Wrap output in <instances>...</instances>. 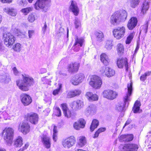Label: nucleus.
Segmentation results:
<instances>
[{"instance_id": "63", "label": "nucleus", "mask_w": 151, "mask_h": 151, "mask_svg": "<svg viewBox=\"0 0 151 151\" xmlns=\"http://www.w3.org/2000/svg\"><path fill=\"white\" fill-rule=\"evenodd\" d=\"M139 46L138 45H137L136 47V48L135 49V50L134 51V53L133 55L134 56L135 55L136 53L137 52V51H138V50H139Z\"/></svg>"}, {"instance_id": "3", "label": "nucleus", "mask_w": 151, "mask_h": 151, "mask_svg": "<svg viewBox=\"0 0 151 151\" xmlns=\"http://www.w3.org/2000/svg\"><path fill=\"white\" fill-rule=\"evenodd\" d=\"M132 82H131L129 84H128L127 93H126V95L123 97V100L125 105L123 103L119 104L116 106V109L118 111H122L126 105L127 104L128 105L129 104V102L131 100L130 96L132 90Z\"/></svg>"}, {"instance_id": "46", "label": "nucleus", "mask_w": 151, "mask_h": 151, "mask_svg": "<svg viewBox=\"0 0 151 151\" xmlns=\"http://www.w3.org/2000/svg\"><path fill=\"white\" fill-rule=\"evenodd\" d=\"M16 26V25H13L12 26V30L15 34L19 35L21 32L19 29Z\"/></svg>"}, {"instance_id": "54", "label": "nucleus", "mask_w": 151, "mask_h": 151, "mask_svg": "<svg viewBox=\"0 0 151 151\" xmlns=\"http://www.w3.org/2000/svg\"><path fill=\"white\" fill-rule=\"evenodd\" d=\"M126 134L121 135L119 137V140L120 142L124 141L125 142L126 138Z\"/></svg>"}, {"instance_id": "6", "label": "nucleus", "mask_w": 151, "mask_h": 151, "mask_svg": "<svg viewBox=\"0 0 151 151\" xmlns=\"http://www.w3.org/2000/svg\"><path fill=\"white\" fill-rule=\"evenodd\" d=\"M90 80L89 82L90 85L95 89H99L102 84L101 78L96 75H92L90 77Z\"/></svg>"}, {"instance_id": "58", "label": "nucleus", "mask_w": 151, "mask_h": 151, "mask_svg": "<svg viewBox=\"0 0 151 151\" xmlns=\"http://www.w3.org/2000/svg\"><path fill=\"white\" fill-rule=\"evenodd\" d=\"M47 25L46 22L44 23V26L42 28V30L44 33H45L47 29Z\"/></svg>"}, {"instance_id": "43", "label": "nucleus", "mask_w": 151, "mask_h": 151, "mask_svg": "<svg viewBox=\"0 0 151 151\" xmlns=\"http://www.w3.org/2000/svg\"><path fill=\"white\" fill-rule=\"evenodd\" d=\"M32 8L29 7L23 9L21 11L23 13L24 15H27L29 12L32 10Z\"/></svg>"}, {"instance_id": "34", "label": "nucleus", "mask_w": 151, "mask_h": 151, "mask_svg": "<svg viewBox=\"0 0 151 151\" xmlns=\"http://www.w3.org/2000/svg\"><path fill=\"white\" fill-rule=\"evenodd\" d=\"M140 1V0H128L127 2L130 4L131 7L135 8L139 5Z\"/></svg>"}, {"instance_id": "44", "label": "nucleus", "mask_w": 151, "mask_h": 151, "mask_svg": "<svg viewBox=\"0 0 151 151\" xmlns=\"http://www.w3.org/2000/svg\"><path fill=\"white\" fill-rule=\"evenodd\" d=\"M21 45L19 43H17L13 46L14 50L16 51L19 52L21 49Z\"/></svg>"}, {"instance_id": "41", "label": "nucleus", "mask_w": 151, "mask_h": 151, "mask_svg": "<svg viewBox=\"0 0 151 151\" xmlns=\"http://www.w3.org/2000/svg\"><path fill=\"white\" fill-rule=\"evenodd\" d=\"M53 139L55 142H56L57 139V133L58 132L57 127L53 125Z\"/></svg>"}, {"instance_id": "36", "label": "nucleus", "mask_w": 151, "mask_h": 151, "mask_svg": "<svg viewBox=\"0 0 151 151\" xmlns=\"http://www.w3.org/2000/svg\"><path fill=\"white\" fill-rule=\"evenodd\" d=\"M149 2L147 1H145L142 5V12L143 14L146 13L149 8Z\"/></svg>"}, {"instance_id": "23", "label": "nucleus", "mask_w": 151, "mask_h": 151, "mask_svg": "<svg viewBox=\"0 0 151 151\" xmlns=\"http://www.w3.org/2000/svg\"><path fill=\"white\" fill-rule=\"evenodd\" d=\"M137 145L134 144H128L124 145V149L127 151H137L138 148Z\"/></svg>"}, {"instance_id": "53", "label": "nucleus", "mask_w": 151, "mask_h": 151, "mask_svg": "<svg viewBox=\"0 0 151 151\" xmlns=\"http://www.w3.org/2000/svg\"><path fill=\"white\" fill-rule=\"evenodd\" d=\"M12 70L13 71V73L15 75L18 76L19 75V72L16 67H13Z\"/></svg>"}, {"instance_id": "57", "label": "nucleus", "mask_w": 151, "mask_h": 151, "mask_svg": "<svg viewBox=\"0 0 151 151\" xmlns=\"http://www.w3.org/2000/svg\"><path fill=\"white\" fill-rule=\"evenodd\" d=\"M146 78L147 77H146L145 75L144 74L140 76V80L142 81H144L146 79Z\"/></svg>"}, {"instance_id": "38", "label": "nucleus", "mask_w": 151, "mask_h": 151, "mask_svg": "<svg viewBox=\"0 0 151 151\" xmlns=\"http://www.w3.org/2000/svg\"><path fill=\"white\" fill-rule=\"evenodd\" d=\"M117 50L119 55H122L124 53V47L122 44H118L117 46Z\"/></svg>"}, {"instance_id": "11", "label": "nucleus", "mask_w": 151, "mask_h": 151, "mask_svg": "<svg viewBox=\"0 0 151 151\" xmlns=\"http://www.w3.org/2000/svg\"><path fill=\"white\" fill-rule=\"evenodd\" d=\"M103 95L104 97L111 100L116 97L117 94L116 92L112 90H107L103 92Z\"/></svg>"}, {"instance_id": "10", "label": "nucleus", "mask_w": 151, "mask_h": 151, "mask_svg": "<svg viewBox=\"0 0 151 151\" xmlns=\"http://www.w3.org/2000/svg\"><path fill=\"white\" fill-rule=\"evenodd\" d=\"M76 142V140L73 137H68L63 140L62 144L64 147L69 148L73 146Z\"/></svg>"}, {"instance_id": "55", "label": "nucleus", "mask_w": 151, "mask_h": 151, "mask_svg": "<svg viewBox=\"0 0 151 151\" xmlns=\"http://www.w3.org/2000/svg\"><path fill=\"white\" fill-rule=\"evenodd\" d=\"M29 145L28 143L26 144L22 148H20L18 151H23L27 148Z\"/></svg>"}, {"instance_id": "62", "label": "nucleus", "mask_w": 151, "mask_h": 151, "mask_svg": "<svg viewBox=\"0 0 151 151\" xmlns=\"http://www.w3.org/2000/svg\"><path fill=\"white\" fill-rule=\"evenodd\" d=\"M100 133L97 130L95 132V134L94 135V136L93 137L94 138H96L97 137H98Z\"/></svg>"}, {"instance_id": "4", "label": "nucleus", "mask_w": 151, "mask_h": 151, "mask_svg": "<svg viewBox=\"0 0 151 151\" xmlns=\"http://www.w3.org/2000/svg\"><path fill=\"white\" fill-rule=\"evenodd\" d=\"M4 139L8 145H11L12 143L14 137V130L12 128H6L2 132Z\"/></svg>"}, {"instance_id": "15", "label": "nucleus", "mask_w": 151, "mask_h": 151, "mask_svg": "<svg viewBox=\"0 0 151 151\" xmlns=\"http://www.w3.org/2000/svg\"><path fill=\"white\" fill-rule=\"evenodd\" d=\"M117 64L118 67L119 68H122L124 65L126 68L127 71L128 70V63L127 59L126 58H119L118 59Z\"/></svg>"}, {"instance_id": "33", "label": "nucleus", "mask_w": 151, "mask_h": 151, "mask_svg": "<svg viewBox=\"0 0 151 151\" xmlns=\"http://www.w3.org/2000/svg\"><path fill=\"white\" fill-rule=\"evenodd\" d=\"M0 78L1 81L5 83H8L11 81V79L9 76L8 74H5L1 76Z\"/></svg>"}, {"instance_id": "28", "label": "nucleus", "mask_w": 151, "mask_h": 151, "mask_svg": "<svg viewBox=\"0 0 151 151\" xmlns=\"http://www.w3.org/2000/svg\"><path fill=\"white\" fill-rule=\"evenodd\" d=\"M22 142V138L19 136L14 140V144L15 147H20L23 144Z\"/></svg>"}, {"instance_id": "52", "label": "nucleus", "mask_w": 151, "mask_h": 151, "mask_svg": "<svg viewBox=\"0 0 151 151\" xmlns=\"http://www.w3.org/2000/svg\"><path fill=\"white\" fill-rule=\"evenodd\" d=\"M41 79L43 83H47L50 82V79L47 78V76L42 78Z\"/></svg>"}, {"instance_id": "40", "label": "nucleus", "mask_w": 151, "mask_h": 151, "mask_svg": "<svg viewBox=\"0 0 151 151\" xmlns=\"http://www.w3.org/2000/svg\"><path fill=\"white\" fill-rule=\"evenodd\" d=\"M113 46L112 41L111 40H108L105 42V48L108 50H111Z\"/></svg>"}, {"instance_id": "13", "label": "nucleus", "mask_w": 151, "mask_h": 151, "mask_svg": "<svg viewBox=\"0 0 151 151\" xmlns=\"http://www.w3.org/2000/svg\"><path fill=\"white\" fill-rule=\"evenodd\" d=\"M50 2V0H38L35 4V8L37 9H43L47 6Z\"/></svg>"}, {"instance_id": "2", "label": "nucleus", "mask_w": 151, "mask_h": 151, "mask_svg": "<svg viewBox=\"0 0 151 151\" xmlns=\"http://www.w3.org/2000/svg\"><path fill=\"white\" fill-rule=\"evenodd\" d=\"M127 13L124 10L116 11L111 16L110 22L112 24L117 25L120 22L125 21L127 19Z\"/></svg>"}, {"instance_id": "31", "label": "nucleus", "mask_w": 151, "mask_h": 151, "mask_svg": "<svg viewBox=\"0 0 151 151\" xmlns=\"http://www.w3.org/2000/svg\"><path fill=\"white\" fill-rule=\"evenodd\" d=\"M75 42L74 45L75 47H82L84 42V39L82 38H78L77 37L75 39Z\"/></svg>"}, {"instance_id": "61", "label": "nucleus", "mask_w": 151, "mask_h": 151, "mask_svg": "<svg viewBox=\"0 0 151 151\" xmlns=\"http://www.w3.org/2000/svg\"><path fill=\"white\" fill-rule=\"evenodd\" d=\"M25 1L23 0H21L19 1V2L18 3L19 4L20 6H23L25 3Z\"/></svg>"}, {"instance_id": "51", "label": "nucleus", "mask_w": 151, "mask_h": 151, "mask_svg": "<svg viewBox=\"0 0 151 151\" xmlns=\"http://www.w3.org/2000/svg\"><path fill=\"white\" fill-rule=\"evenodd\" d=\"M148 28V25L147 24H146L143 26L141 27V31L142 30H143L144 32L146 33L147 32V29Z\"/></svg>"}, {"instance_id": "39", "label": "nucleus", "mask_w": 151, "mask_h": 151, "mask_svg": "<svg viewBox=\"0 0 151 151\" xmlns=\"http://www.w3.org/2000/svg\"><path fill=\"white\" fill-rule=\"evenodd\" d=\"M87 110L90 114H93L96 112V106L94 105H91L87 108Z\"/></svg>"}, {"instance_id": "37", "label": "nucleus", "mask_w": 151, "mask_h": 151, "mask_svg": "<svg viewBox=\"0 0 151 151\" xmlns=\"http://www.w3.org/2000/svg\"><path fill=\"white\" fill-rule=\"evenodd\" d=\"M95 35L97 41L100 42L102 41V38L104 37V35L102 32H96L95 33Z\"/></svg>"}, {"instance_id": "1", "label": "nucleus", "mask_w": 151, "mask_h": 151, "mask_svg": "<svg viewBox=\"0 0 151 151\" xmlns=\"http://www.w3.org/2000/svg\"><path fill=\"white\" fill-rule=\"evenodd\" d=\"M22 78L16 81L17 85L19 88L24 91L29 90V87L33 85L35 81L34 79L29 75L22 74Z\"/></svg>"}, {"instance_id": "35", "label": "nucleus", "mask_w": 151, "mask_h": 151, "mask_svg": "<svg viewBox=\"0 0 151 151\" xmlns=\"http://www.w3.org/2000/svg\"><path fill=\"white\" fill-rule=\"evenodd\" d=\"M141 104L140 101L137 100L134 105V106L133 108V110L134 113H137L139 111L140 109V106Z\"/></svg>"}, {"instance_id": "7", "label": "nucleus", "mask_w": 151, "mask_h": 151, "mask_svg": "<svg viewBox=\"0 0 151 151\" xmlns=\"http://www.w3.org/2000/svg\"><path fill=\"white\" fill-rule=\"evenodd\" d=\"M99 72L102 75L108 77H111L115 74V71L113 69L106 66L101 67L99 69Z\"/></svg>"}, {"instance_id": "27", "label": "nucleus", "mask_w": 151, "mask_h": 151, "mask_svg": "<svg viewBox=\"0 0 151 151\" xmlns=\"http://www.w3.org/2000/svg\"><path fill=\"white\" fill-rule=\"evenodd\" d=\"M4 12L12 16H15L17 14L16 11L14 9L6 7L3 9Z\"/></svg>"}, {"instance_id": "47", "label": "nucleus", "mask_w": 151, "mask_h": 151, "mask_svg": "<svg viewBox=\"0 0 151 151\" xmlns=\"http://www.w3.org/2000/svg\"><path fill=\"white\" fill-rule=\"evenodd\" d=\"M74 24L76 28H79L81 27L80 21L77 18H76L75 20Z\"/></svg>"}, {"instance_id": "5", "label": "nucleus", "mask_w": 151, "mask_h": 151, "mask_svg": "<svg viewBox=\"0 0 151 151\" xmlns=\"http://www.w3.org/2000/svg\"><path fill=\"white\" fill-rule=\"evenodd\" d=\"M3 40L5 45L8 47H11L14 43L15 38L9 32H5L3 35Z\"/></svg>"}, {"instance_id": "16", "label": "nucleus", "mask_w": 151, "mask_h": 151, "mask_svg": "<svg viewBox=\"0 0 151 151\" xmlns=\"http://www.w3.org/2000/svg\"><path fill=\"white\" fill-rule=\"evenodd\" d=\"M22 102L24 106H27L32 102L31 97L26 94H22L21 96Z\"/></svg>"}, {"instance_id": "29", "label": "nucleus", "mask_w": 151, "mask_h": 151, "mask_svg": "<svg viewBox=\"0 0 151 151\" xmlns=\"http://www.w3.org/2000/svg\"><path fill=\"white\" fill-rule=\"evenodd\" d=\"M101 60L103 63L106 65H107L109 62V60L107 55L105 53L101 54L100 56Z\"/></svg>"}, {"instance_id": "32", "label": "nucleus", "mask_w": 151, "mask_h": 151, "mask_svg": "<svg viewBox=\"0 0 151 151\" xmlns=\"http://www.w3.org/2000/svg\"><path fill=\"white\" fill-rule=\"evenodd\" d=\"M99 125V121L96 119H93L90 127V131L91 132L93 131Z\"/></svg>"}, {"instance_id": "30", "label": "nucleus", "mask_w": 151, "mask_h": 151, "mask_svg": "<svg viewBox=\"0 0 151 151\" xmlns=\"http://www.w3.org/2000/svg\"><path fill=\"white\" fill-rule=\"evenodd\" d=\"M78 144V145L81 147L84 146L86 143V139L84 136H81L79 138Z\"/></svg>"}, {"instance_id": "21", "label": "nucleus", "mask_w": 151, "mask_h": 151, "mask_svg": "<svg viewBox=\"0 0 151 151\" xmlns=\"http://www.w3.org/2000/svg\"><path fill=\"white\" fill-rule=\"evenodd\" d=\"M79 66V64L77 63L70 64L68 66V71L71 73L76 72L78 71Z\"/></svg>"}, {"instance_id": "17", "label": "nucleus", "mask_w": 151, "mask_h": 151, "mask_svg": "<svg viewBox=\"0 0 151 151\" xmlns=\"http://www.w3.org/2000/svg\"><path fill=\"white\" fill-rule=\"evenodd\" d=\"M71 107L75 110H78L81 108L83 106V102L81 100H77L73 101L71 104Z\"/></svg>"}, {"instance_id": "18", "label": "nucleus", "mask_w": 151, "mask_h": 151, "mask_svg": "<svg viewBox=\"0 0 151 151\" xmlns=\"http://www.w3.org/2000/svg\"><path fill=\"white\" fill-rule=\"evenodd\" d=\"M41 141L44 146L47 148L50 147L51 142L50 138L46 135L43 134L41 137Z\"/></svg>"}, {"instance_id": "25", "label": "nucleus", "mask_w": 151, "mask_h": 151, "mask_svg": "<svg viewBox=\"0 0 151 151\" xmlns=\"http://www.w3.org/2000/svg\"><path fill=\"white\" fill-rule=\"evenodd\" d=\"M85 96L89 101H91L97 100L99 98L97 94H93L92 93L90 92H87Z\"/></svg>"}, {"instance_id": "48", "label": "nucleus", "mask_w": 151, "mask_h": 151, "mask_svg": "<svg viewBox=\"0 0 151 151\" xmlns=\"http://www.w3.org/2000/svg\"><path fill=\"white\" fill-rule=\"evenodd\" d=\"M28 20L30 22H32L35 20V15L32 14H30L28 16Z\"/></svg>"}, {"instance_id": "26", "label": "nucleus", "mask_w": 151, "mask_h": 151, "mask_svg": "<svg viewBox=\"0 0 151 151\" xmlns=\"http://www.w3.org/2000/svg\"><path fill=\"white\" fill-rule=\"evenodd\" d=\"M81 93V91L79 89L71 90L68 93L67 97L68 98L73 97L79 95Z\"/></svg>"}, {"instance_id": "19", "label": "nucleus", "mask_w": 151, "mask_h": 151, "mask_svg": "<svg viewBox=\"0 0 151 151\" xmlns=\"http://www.w3.org/2000/svg\"><path fill=\"white\" fill-rule=\"evenodd\" d=\"M85 124V121L83 119H81L73 123V127L75 129L79 130L80 128H84Z\"/></svg>"}, {"instance_id": "50", "label": "nucleus", "mask_w": 151, "mask_h": 151, "mask_svg": "<svg viewBox=\"0 0 151 151\" xmlns=\"http://www.w3.org/2000/svg\"><path fill=\"white\" fill-rule=\"evenodd\" d=\"M55 115L56 116L59 117L61 116V111L59 107H55Z\"/></svg>"}, {"instance_id": "45", "label": "nucleus", "mask_w": 151, "mask_h": 151, "mask_svg": "<svg viewBox=\"0 0 151 151\" xmlns=\"http://www.w3.org/2000/svg\"><path fill=\"white\" fill-rule=\"evenodd\" d=\"M62 84L61 83H59L58 84V88L57 89L55 90L53 92V94L54 95L58 94L62 88Z\"/></svg>"}, {"instance_id": "59", "label": "nucleus", "mask_w": 151, "mask_h": 151, "mask_svg": "<svg viewBox=\"0 0 151 151\" xmlns=\"http://www.w3.org/2000/svg\"><path fill=\"white\" fill-rule=\"evenodd\" d=\"M106 130V128L105 127H101L99 128L98 130V131L100 133H101L105 131Z\"/></svg>"}, {"instance_id": "49", "label": "nucleus", "mask_w": 151, "mask_h": 151, "mask_svg": "<svg viewBox=\"0 0 151 151\" xmlns=\"http://www.w3.org/2000/svg\"><path fill=\"white\" fill-rule=\"evenodd\" d=\"M125 142H128L132 140L133 138V135L132 134L126 135Z\"/></svg>"}, {"instance_id": "20", "label": "nucleus", "mask_w": 151, "mask_h": 151, "mask_svg": "<svg viewBox=\"0 0 151 151\" xmlns=\"http://www.w3.org/2000/svg\"><path fill=\"white\" fill-rule=\"evenodd\" d=\"M138 21L136 17H132L129 20L127 24V27L129 30L133 29L137 25Z\"/></svg>"}, {"instance_id": "56", "label": "nucleus", "mask_w": 151, "mask_h": 151, "mask_svg": "<svg viewBox=\"0 0 151 151\" xmlns=\"http://www.w3.org/2000/svg\"><path fill=\"white\" fill-rule=\"evenodd\" d=\"M34 31L33 30H29L28 31V35L29 38L32 37V36L33 35Z\"/></svg>"}, {"instance_id": "22", "label": "nucleus", "mask_w": 151, "mask_h": 151, "mask_svg": "<svg viewBox=\"0 0 151 151\" xmlns=\"http://www.w3.org/2000/svg\"><path fill=\"white\" fill-rule=\"evenodd\" d=\"M69 8L75 15H78L79 12V9L75 1H71Z\"/></svg>"}, {"instance_id": "60", "label": "nucleus", "mask_w": 151, "mask_h": 151, "mask_svg": "<svg viewBox=\"0 0 151 151\" xmlns=\"http://www.w3.org/2000/svg\"><path fill=\"white\" fill-rule=\"evenodd\" d=\"M1 1L2 3H11L12 1V0H1Z\"/></svg>"}, {"instance_id": "8", "label": "nucleus", "mask_w": 151, "mask_h": 151, "mask_svg": "<svg viewBox=\"0 0 151 151\" xmlns=\"http://www.w3.org/2000/svg\"><path fill=\"white\" fill-rule=\"evenodd\" d=\"M125 31V27L123 26L114 29L112 32L114 37L116 39L119 40L124 37Z\"/></svg>"}, {"instance_id": "42", "label": "nucleus", "mask_w": 151, "mask_h": 151, "mask_svg": "<svg viewBox=\"0 0 151 151\" xmlns=\"http://www.w3.org/2000/svg\"><path fill=\"white\" fill-rule=\"evenodd\" d=\"M134 33H131L127 37L125 42L126 44H129L131 42L133 37L134 36Z\"/></svg>"}, {"instance_id": "14", "label": "nucleus", "mask_w": 151, "mask_h": 151, "mask_svg": "<svg viewBox=\"0 0 151 151\" xmlns=\"http://www.w3.org/2000/svg\"><path fill=\"white\" fill-rule=\"evenodd\" d=\"M30 129V127L29 124L26 122H23L20 124L19 127V130L25 134L29 132Z\"/></svg>"}, {"instance_id": "9", "label": "nucleus", "mask_w": 151, "mask_h": 151, "mask_svg": "<svg viewBox=\"0 0 151 151\" xmlns=\"http://www.w3.org/2000/svg\"><path fill=\"white\" fill-rule=\"evenodd\" d=\"M84 75L81 73L76 74L71 80L72 84L74 85H77L82 82L85 78Z\"/></svg>"}, {"instance_id": "64", "label": "nucleus", "mask_w": 151, "mask_h": 151, "mask_svg": "<svg viewBox=\"0 0 151 151\" xmlns=\"http://www.w3.org/2000/svg\"><path fill=\"white\" fill-rule=\"evenodd\" d=\"M151 71H149L146 72L144 74L147 77V76H149L151 75Z\"/></svg>"}, {"instance_id": "24", "label": "nucleus", "mask_w": 151, "mask_h": 151, "mask_svg": "<svg viewBox=\"0 0 151 151\" xmlns=\"http://www.w3.org/2000/svg\"><path fill=\"white\" fill-rule=\"evenodd\" d=\"M61 106L65 117L68 118L70 117L71 116V111L68 108L66 104H61Z\"/></svg>"}, {"instance_id": "12", "label": "nucleus", "mask_w": 151, "mask_h": 151, "mask_svg": "<svg viewBox=\"0 0 151 151\" xmlns=\"http://www.w3.org/2000/svg\"><path fill=\"white\" fill-rule=\"evenodd\" d=\"M25 117L28 120L33 124H36L37 123L38 116L36 113H30L27 114L25 115Z\"/></svg>"}]
</instances>
